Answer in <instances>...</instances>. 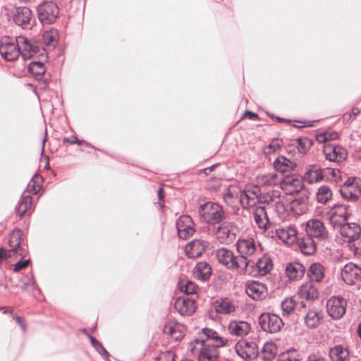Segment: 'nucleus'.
Returning a JSON list of instances; mask_svg holds the SVG:
<instances>
[{
	"mask_svg": "<svg viewBox=\"0 0 361 361\" xmlns=\"http://www.w3.org/2000/svg\"><path fill=\"white\" fill-rule=\"evenodd\" d=\"M202 334L205 338L195 339L190 343L192 354L198 361H218L219 348L228 345L229 341L212 329L203 328Z\"/></svg>",
	"mask_w": 361,
	"mask_h": 361,
	"instance_id": "1",
	"label": "nucleus"
},
{
	"mask_svg": "<svg viewBox=\"0 0 361 361\" xmlns=\"http://www.w3.org/2000/svg\"><path fill=\"white\" fill-rule=\"evenodd\" d=\"M37 53V47L23 36L15 39L4 37L0 42V54L7 61H14L20 54L24 59L31 58Z\"/></svg>",
	"mask_w": 361,
	"mask_h": 361,
	"instance_id": "2",
	"label": "nucleus"
},
{
	"mask_svg": "<svg viewBox=\"0 0 361 361\" xmlns=\"http://www.w3.org/2000/svg\"><path fill=\"white\" fill-rule=\"evenodd\" d=\"M235 247L244 274H246L249 272L248 267L250 264H254L250 257L261 252V245L253 238L243 237L236 241Z\"/></svg>",
	"mask_w": 361,
	"mask_h": 361,
	"instance_id": "3",
	"label": "nucleus"
},
{
	"mask_svg": "<svg viewBox=\"0 0 361 361\" xmlns=\"http://www.w3.org/2000/svg\"><path fill=\"white\" fill-rule=\"evenodd\" d=\"M308 210V200L306 197H296L290 201L286 200L285 204H279L277 207V214L283 220L296 218L306 214Z\"/></svg>",
	"mask_w": 361,
	"mask_h": 361,
	"instance_id": "4",
	"label": "nucleus"
},
{
	"mask_svg": "<svg viewBox=\"0 0 361 361\" xmlns=\"http://www.w3.org/2000/svg\"><path fill=\"white\" fill-rule=\"evenodd\" d=\"M198 213L201 219L209 224H219L225 218L223 207L212 202L201 204L199 207Z\"/></svg>",
	"mask_w": 361,
	"mask_h": 361,
	"instance_id": "5",
	"label": "nucleus"
},
{
	"mask_svg": "<svg viewBox=\"0 0 361 361\" xmlns=\"http://www.w3.org/2000/svg\"><path fill=\"white\" fill-rule=\"evenodd\" d=\"M215 255L219 264L231 271H238L240 274H244L243 267L238 256H235L233 252L225 247L216 250Z\"/></svg>",
	"mask_w": 361,
	"mask_h": 361,
	"instance_id": "6",
	"label": "nucleus"
},
{
	"mask_svg": "<svg viewBox=\"0 0 361 361\" xmlns=\"http://www.w3.org/2000/svg\"><path fill=\"white\" fill-rule=\"evenodd\" d=\"M214 232L220 243L229 245L236 239L239 228L233 222L224 221L215 228Z\"/></svg>",
	"mask_w": 361,
	"mask_h": 361,
	"instance_id": "7",
	"label": "nucleus"
},
{
	"mask_svg": "<svg viewBox=\"0 0 361 361\" xmlns=\"http://www.w3.org/2000/svg\"><path fill=\"white\" fill-rule=\"evenodd\" d=\"M39 21L44 25H49L56 21L59 16V9L53 1H44L37 7Z\"/></svg>",
	"mask_w": 361,
	"mask_h": 361,
	"instance_id": "8",
	"label": "nucleus"
},
{
	"mask_svg": "<svg viewBox=\"0 0 361 361\" xmlns=\"http://www.w3.org/2000/svg\"><path fill=\"white\" fill-rule=\"evenodd\" d=\"M339 192L344 200L351 202H356L361 195L359 180L355 177L348 178L341 185Z\"/></svg>",
	"mask_w": 361,
	"mask_h": 361,
	"instance_id": "9",
	"label": "nucleus"
},
{
	"mask_svg": "<svg viewBox=\"0 0 361 361\" xmlns=\"http://www.w3.org/2000/svg\"><path fill=\"white\" fill-rule=\"evenodd\" d=\"M302 226L308 237L317 240H324L328 238V231L324 223L319 219H310Z\"/></svg>",
	"mask_w": 361,
	"mask_h": 361,
	"instance_id": "10",
	"label": "nucleus"
},
{
	"mask_svg": "<svg viewBox=\"0 0 361 361\" xmlns=\"http://www.w3.org/2000/svg\"><path fill=\"white\" fill-rule=\"evenodd\" d=\"M261 191L257 185H247L241 189L240 203L244 208L256 206L260 201Z\"/></svg>",
	"mask_w": 361,
	"mask_h": 361,
	"instance_id": "11",
	"label": "nucleus"
},
{
	"mask_svg": "<svg viewBox=\"0 0 361 361\" xmlns=\"http://www.w3.org/2000/svg\"><path fill=\"white\" fill-rule=\"evenodd\" d=\"M347 300L341 296H331L326 302L329 315L334 319H340L346 312Z\"/></svg>",
	"mask_w": 361,
	"mask_h": 361,
	"instance_id": "12",
	"label": "nucleus"
},
{
	"mask_svg": "<svg viewBox=\"0 0 361 361\" xmlns=\"http://www.w3.org/2000/svg\"><path fill=\"white\" fill-rule=\"evenodd\" d=\"M259 323L264 331L270 334L279 332L283 326L282 319L277 314L271 313L262 314L259 318Z\"/></svg>",
	"mask_w": 361,
	"mask_h": 361,
	"instance_id": "13",
	"label": "nucleus"
},
{
	"mask_svg": "<svg viewBox=\"0 0 361 361\" xmlns=\"http://www.w3.org/2000/svg\"><path fill=\"white\" fill-rule=\"evenodd\" d=\"M271 237H276L284 243L291 245L297 240L298 231L293 225L279 226L271 231Z\"/></svg>",
	"mask_w": 361,
	"mask_h": 361,
	"instance_id": "14",
	"label": "nucleus"
},
{
	"mask_svg": "<svg viewBox=\"0 0 361 361\" xmlns=\"http://www.w3.org/2000/svg\"><path fill=\"white\" fill-rule=\"evenodd\" d=\"M234 348L236 354L246 361L255 359L259 353L257 345L255 342L240 341L235 343Z\"/></svg>",
	"mask_w": 361,
	"mask_h": 361,
	"instance_id": "15",
	"label": "nucleus"
},
{
	"mask_svg": "<svg viewBox=\"0 0 361 361\" xmlns=\"http://www.w3.org/2000/svg\"><path fill=\"white\" fill-rule=\"evenodd\" d=\"M13 22L23 28H30L32 25V13L31 10L25 6L16 8L13 11Z\"/></svg>",
	"mask_w": 361,
	"mask_h": 361,
	"instance_id": "16",
	"label": "nucleus"
},
{
	"mask_svg": "<svg viewBox=\"0 0 361 361\" xmlns=\"http://www.w3.org/2000/svg\"><path fill=\"white\" fill-rule=\"evenodd\" d=\"M341 275L346 284H355L361 281V267L353 262H349L342 268Z\"/></svg>",
	"mask_w": 361,
	"mask_h": 361,
	"instance_id": "17",
	"label": "nucleus"
},
{
	"mask_svg": "<svg viewBox=\"0 0 361 361\" xmlns=\"http://www.w3.org/2000/svg\"><path fill=\"white\" fill-rule=\"evenodd\" d=\"M353 207L350 204H337L329 211V217L334 221H338L337 218L340 219V224L345 222L348 218L353 214Z\"/></svg>",
	"mask_w": 361,
	"mask_h": 361,
	"instance_id": "18",
	"label": "nucleus"
},
{
	"mask_svg": "<svg viewBox=\"0 0 361 361\" xmlns=\"http://www.w3.org/2000/svg\"><path fill=\"white\" fill-rule=\"evenodd\" d=\"M176 228L178 236L186 239L193 235L195 232L194 223L188 215L180 216L176 221Z\"/></svg>",
	"mask_w": 361,
	"mask_h": 361,
	"instance_id": "19",
	"label": "nucleus"
},
{
	"mask_svg": "<svg viewBox=\"0 0 361 361\" xmlns=\"http://www.w3.org/2000/svg\"><path fill=\"white\" fill-rule=\"evenodd\" d=\"M246 293L249 297L255 300H262L268 295L267 286L264 283L256 281L247 283Z\"/></svg>",
	"mask_w": 361,
	"mask_h": 361,
	"instance_id": "20",
	"label": "nucleus"
},
{
	"mask_svg": "<svg viewBox=\"0 0 361 361\" xmlns=\"http://www.w3.org/2000/svg\"><path fill=\"white\" fill-rule=\"evenodd\" d=\"M361 228L355 223H344L341 224L340 233L344 242L351 243L360 238Z\"/></svg>",
	"mask_w": 361,
	"mask_h": 361,
	"instance_id": "21",
	"label": "nucleus"
},
{
	"mask_svg": "<svg viewBox=\"0 0 361 361\" xmlns=\"http://www.w3.org/2000/svg\"><path fill=\"white\" fill-rule=\"evenodd\" d=\"M281 188L286 194H294L299 192L303 188L302 179L296 176H288L281 178Z\"/></svg>",
	"mask_w": 361,
	"mask_h": 361,
	"instance_id": "22",
	"label": "nucleus"
},
{
	"mask_svg": "<svg viewBox=\"0 0 361 361\" xmlns=\"http://www.w3.org/2000/svg\"><path fill=\"white\" fill-rule=\"evenodd\" d=\"M326 159L330 161L341 162L347 157L346 150L341 147L327 144L323 149Z\"/></svg>",
	"mask_w": 361,
	"mask_h": 361,
	"instance_id": "23",
	"label": "nucleus"
},
{
	"mask_svg": "<svg viewBox=\"0 0 361 361\" xmlns=\"http://www.w3.org/2000/svg\"><path fill=\"white\" fill-rule=\"evenodd\" d=\"M174 307L180 315H190L196 310V303L195 298L183 296L176 299Z\"/></svg>",
	"mask_w": 361,
	"mask_h": 361,
	"instance_id": "24",
	"label": "nucleus"
},
{
	"mask_svg": "<svg viewBox=\"0 0 361 361\" xmlns=\"http://www.w3.org/2000/svg\"><path fill=\"white\" fill-rule=\"evenodd\" d=\"M228 332L232 336L244 337L251 329L250 324L243 320H232L228 325Z\"/></svg>",
	"mask_w": 361,
	"mask_h": 361,
	"instance_id": "25",
	"label": "nucleus"
},
{
	"mask_svg": "<svg viewBox=\"0 0 361 361\" xmlns=\"http://www.w3.org/2000/svg\"><path fill=\"white\" fill-rule=\"evenodd\" d=\"M163 331L171 337L175 341L181 340L185 331V326L173 321L168 322L163 327Z\"/></svg>",
	"mask_w": 361,
	"mask_h": 361,
	"instance_id": "26",
	"label": "nucleus"
},
{
	"mask_svg": "<svg viewBox=\"0 0 361 361\" xmlns=\"http://www.w3.org/2000/svg\"><path fill=\"white\" fill-rule=\"evenodd\" d=\"M298 295L300 298L305 299L309 302L318 298L319 291L312 281H308L300 286Z\"/></svg>",
	"mask_w": 361,
	"mask_h": 361,
	"instance_id": "27",
	"label": "nucleus"
},
{
	"mask_svg": "<svg viewBox=\"0 0 361 361\" xmlns=\"http://www.w3.org/2000/svg\"><path fill=\"white\" fill-rule=\"evenodd\" d=\"M241 188L237 185L228 186L224 192L225 202L233 207L240 203Z\"/></svg>",
	"mask_w": 361,
	"mask_h": 361,
	"instance_id": "28",
	"label": "nucleus"
},
{
	"mask_svg": "<svg viewBox=\"0 0 361 361\" xmlns=\"http://www.w3.org/2000/svg\"><path fill=\"white\" fill-rule=\"evenodd\" d=\"M205 247V242L200 240H194L185 246V252L189 258H196L202 254Z\"/></svg>",
	"mask_w": 361,
	"mask_h": 361,
	"instance_id": "29",
	"label": "nucleus"
},
{
	"mask_svg": "<svg viewBox=\"0 0 361 361\" xmlns=\"http://www.w3.org/2000/svg\"><path fill=\"white\" fill-rule=\"evenodd\" d=\"M256 180L259 186L270 187L281 184V177L276 172H270L257 176Z\"/></svg>",
	"mask_w": 361,
	"mask_h": 361,
	"instance_id": "30",
	"label": "nucleus"
},
{
	"mask_svg": "<svg viewBox=\"0 0 361 361\" xmlns=\"http://www.w3.org/2000/svg\"><path fill=\"white\" fill-rule=\"evenodd\" d=\"M303 178L310 184L324 180L323 169L317 165H311L305 173Z\"/></svg>",
	"mask_w": 361,
	"mask_h": 361,
	"instance_id": "31",
	"label": "nucleus"
},
{
	"mask_svg": "<svg viewBox=\"0 0 361 361\" xmlns=\"http://www.w3.org/2000/svg\"><path fill=\"white\" fill-rule=\"evenodd\" d=\"M323 319V314L316 308L310 309L305 314V322L307 327L314 329L317 327Z\"/></svg>",
	"mask_w": 361,
	"mask_h": 361,
	"instance_id": "32",
	"label": "nucleus"
},
{
	"mask_svg": "<svg viewBox=\"0 0 361 361\" xmlns=\"http://www.w3.org/2000/svg\"><path fill=\"white\" fill-rule=\"evenodd\" d=\"M297 164L295 161L283 157L279 156L274 161V169L281 173H288L292 171Z\"/></svg>",
	"mask_w": 361,
	"mask_h": 361,
	"instance_id": "33",
	"label": "nucleus"
},
{
	"mask_svg": "<svg viewBox=\"0 0 361 361\" xmlns=\"http://www.w3.org/2000/svg\"><path fill=\"white\" fill-rule=\"evenodd\" d=\"M307 275L310 281L321 282L325 276V268L319 262L312 263L307 270Z\"/></svg>",
	"mask_w": 361,
	"mask_h": 361,
	"instance_id": "34",
	"label": "nucleus"
},
{
	"mask_svg": "<svg viewBox=\"0 0 361 361\" xmlns=\"http://www.w3.org/2000/svg\"><path fill=\"white\" fill-rule=\"evenodd\" d=\"M329 357L331 361H349L350 353L348 349L341 345H336L329 350Z\"/></svg>",
	"mask_w": 361,
	"mask_h": 361,
	"instance_id": "35",
	"label": "nucleus"
},
{
	"mask_svg": "<svg viewBox=\"0 0 361 361\" xmlns=\"http://www.w3.org/2000/svg\"><path fill=\"white\" fill-rule=\"evenodd\" d=\"M305 272V267L299 262H291L286 268V276L292 280L301 279Z\"/></svg>",
	"mask_w": 361,
	"mask_h": 361,
	"instance_id": "36",
	"label": "nucleus"
},
{
	"mask_svg": "<svg viewBox=\"0 0 361 361\" xmlns=\"http://www.w3.org/2000/svg\"><path fill=\"white\" fill-rule=\"evenodd\" d=\"M211 274L212 267L206 262H198L193 269L194 276L200 280H207V279H209Z\"/></svg>",
	"mask_w": 361,
	"mask_h": 361,
	"instance_id": "37",
	"label": "nucleus"
},
{
	"mask_svg": "<svg viewBox=\"0 0 361 361\" xmlns=\"http://www.w3.org/2000/svg\"><path fill=\"white\" fill-rule=\"evenodd\" d=\"M253 219L256 224L260 228L266 229L269 220L264 207H257L252 213Z\"/></svg>",
	"mask_w": 361,
	"mask_h": 361,
	"instance_id": "38",
	"label": "nucleus"
},
{
	"mask_svg": "<svg viewBox=\"0 0 361 361\" xmlns=\"http://www.w3.org/2000/svg\"><path fill=\"white\" fill-rule=\"evenodd\" d=\"M255 264L260 275L264 276L268 274L273 268V263L269 256L263 255L259 257Z\"/></svg>",
	"mask_w": 361,
	"mask_h": 361,
	"instance_id": "39",
	"label": "nucleus"
},
{
	"mask_svg": "<svg viewBox=\"0 0 361 361\" xmlns=\"http://www.w3.org/2000/svg\"><path fill=\"white\" fill-rule=\"evenodd\" d=\"M216 312L219 314H229L235 312L236 306L228 298L216 301Z\"/></svg>",
	"mask_w": 361,
	"mask_h": 361,
	"instance_id": "40",
	"label": "nucleus"
},
{
	"mask_svg": "<svg viewBox=\"0 0 361 361\" xmlns=\"http://www.w3.org/2000/svg\"><path fill=\"white\" fill-rule=\"evenodd\" d=\"M32 208V202L30 195H23L18 205L16 207V212L20 216H23L27 212H30Z\"/></svg>",
	"mask_w": 361,
	"mask_h": 361,
	"instance_id": "41",
	"label": "nucleus"
},
{
	"mask_svg": "<svg viewBox=\"0 0 361 361\" xmlns=\"http://www.w3.org/2000/svg\"><path fill=\"white\" fill-rule=\"evenodd\" d=\"M281 192L279 190H274L268 192L263 197V200L268 204H274L276 207V212H277V207L279 204H285V201L281 199Z\"/></svg>",
	"mask_w": 361,
	"mask_h": 361,
	"instance_id": "42",
	"label": "nucleus"
},
{
	"mask_svg": "<svg viewBox=\"0 0 361 361\" xmlns=\"http://www.w3.org/2000/svg\"><path fill=\"white\" fill-rule=\"evenodd\" d=\"M314 240L307 236L300 242V248L305 255H311L314 253L317 247Z\"/></svg>",
	"mask_w": 361,
	"mask_h": 361,
	"instance_id": "43",
	"label": "nucleus"
},
{
	"mask_svg": "<svg viewBox=\"0 0 361 361\" xmlns=\"http://www.w3.org/2000/svg\"><path fill=\"white\" fill-rule=\"evenodd\" d=\"M42 182L43 178L38 174H35L32 180L29 182L25 192L37 194L42 188Z\"/></svg>",
	"mask_w": 361,
	"mask_h": 361,
	"instance_id": "44",
	"label": "nucleus"
},
{
	"mask_svg": "<svg viewBox=\"0 0 361 361\" xmlns=\"http://www.w3.org/2000/svg\"><path fill=\"white\" fill-rule=\"evenodd\" d=\"M301 355L295 348H290L281 353L278 357V361H300Z\"/></svg>",
	"mask_w": 361,
	"mask_h": 361,
	"instance_id": "45",
	"label": "nucleus"
},
{
	"mask_svg": "<svg viewBox=\"0 0 361 361\" xmlns=\"http://www.w3.org/2000/svg\"><path fill=\"white\" fill-rule=\"evenodd\" d=\"M28 70L37 80L41 79L46 72L44 65L39 61H32L29 64Z\"/></svg>",
	"mask_w": 361,
	"mask_h": 361,
	"instance_id": "46",
	"label": "nucleus"
},
{
	"mask_svg": "<svg viewBox=\"0 0 361 361\" xmlns=\"http://www.w3.org/2000/svg\"><path fill=\"white\" fill-rule=\"evenodd\" d=\"M59 33L55 29H51L44 32V43L50 47H54L58 42Z\"/></svg>",
	"mask_w": 361,
	"mask_h": 361,
	"instance_id": "47",
	"label": "nucleus"
},
{
	"mask_svg": "<svg viewBox=\"0 0 361 361\" xmlns=\"http://www.w3.org/2000/svg\"><path fill=\"white\" fill-rule=\"evenodd\" d=\"M331 197L332 192L329 186L322 185L318 189L317 200L319 202L325 204L331 199Z\"/></svg>",
	"mask_w": 361,
	"mask_h": 361,
	"instance_id": "48",
	"label": "nucleus"
},
{
	"mask_svg": "<svg viewBox=\"0 0 361 361\" xmlns=\"http://www.w3.org/2000/svg\"><path fill=\"white\" fill-rule=\"evenodd\" d=\"M262 352L265 355L264 359L270 360L274 358L277 353L276 345L273 342H267L264 343Z\"/></svg>",
	"mask_w": 361,
	"mask_h": 361,
	"instance_id": "49",
	"label": "nucleus"
},
{
	"mask_svg": "<svg viewBox=\"0 0 361 361\" xmlns=\"http://www.w3.org/2000/svg\"><path fill=\"white\" fill-rule=\"evenodd\" d=\"M295 305L296 302L293 298H288L283 300L281 303L283 315L290 314L294 311Z\"/></svg>",
	"mask_w": 361,
	"mask_h": 361,
	"instance_id": "50",
	"label": "nucleus"
},
{
	"mask_svg": "<svg viewBox=\"0 0 361 361\" xmlns=\"http://www.w3.org/2000/svg\"><path fill=\"white\" fill-rule=\"evenodd\" d=\"M180 290L186 295H194L197 293L198 286L194 282L188 281L180 283Z\"/></svg>",
	"mask_w": 361,
	"mask_h": 361,
	"instance_id": "51",
	"label": "nucleus"
},
{
	"mask_svg": "<svg viewBox=\"0 0 361 361\" xmlns=\"http://www.w3.org/2000/svg\"><path fill=\"white\" fill-rule=\"evenodd\" d=\"M324 179L330 181H336L341 177V171L338 169H332L330 167L323 169Z\"/></svg>",
	"mask_w": 361,
	"mask_h": 361,
	"instance_id": "52",
	"label": "nucleus"
},
{
	"mask_svg": "<svg viewBox=\"0 0 361 361\" xmlns=\"http://www.w3.org/2000/svg\"><path fill=\"white\" fill-rule=\"evenodd\" d=\"M283 145L281 140L276 139L273 140L267 147L264 149V152L266 154H269L279 150Z\"/></svg>",
	"mask_w": 361,
	"mask_h": 361,
	"instance_id": "53",
	"label": "nucleus"
},
{
	"mask_svg": "<svg viewBox=\"0 0 361 361\" xmlns=\"http://www.w3.org/2000/svg\"><path fill=\"white\" fill-rule=\"evenodd\" d=\"M21 231L16 230L12 232L9 236L8 243L11 249L18 247L21 245Z\"/></svg>",
	"mask_w": 361,
	"mask_h": 361,
	"instance_id": "54",
	"label": "nucleus"
},
{
	"mask_svg": "<svg viewBox=\"0 0 361 361\" xmlns=\"http://www.w3.org/2000/svg\"><path fill=\"white\" fill-rule=\"evenodd\" d=\"M338 137V134L336 131L324 132L317 135V140L320 142H324L329 140H334Z\"/></svg>",
	"mask_w": 361,
	"mask_h": 361,
	"instance_id": "55",
	"label": "nucleus"
},
{
	"mask_svg": "<svg viewBox=\"0 0 361 361\" xmlns=\"http://www.w3.org/2000/svg\"><path fill=\"white\" fill-rule=\"evenodd\" d=\"M90 339L92 346L97 350L99 354L106 357L109 355V353L95 338L90 336Z\"/></svg>",
	"mask_w": 361,
	"mask_h": 361,
	"instance_id": "56",
	"label": "nucleus"
},
{
	"mask_svg": "<svg viewBox=\"0 0 361 361\" xmlns=\"http://www.w3.org/2000/svg\"><path fill=\"white\" fill-rule=\"evenodd\" d=\"M297 144L298 152L301 154H305L310 145V141L307 138L298 139Z\"/></svg>",
	"mask_w": 361,
	"mask_h": 361,
	"instance_id": "57",
	"label": "nucleus"
},
{
	"mask_svg": "<svg viewBox=\"0 0 361 361\" xmlns=\"http://www.w3.org/2000/svg\"><path fill=\"white\" fill-rule=\"evenodd\" d=\"M22 282L23 283L22 289L24 290H28L30 289H34L35 288V281L32 276H30V277H25L24 279H22Z\"/></svg>",
	"mask_w": 361,
	"mask_h": 361,
	"instance_id": "58",
	"label": "nucleus"
},
{
	"mask_svg": "<svg viewBox=\"0 0 361 361\" xmlns=\"http://www.w3.org/2000/svg\"><path fill=\"white\" fill-rule=\"evenodd\" d=\"M349 247L355 255L359 257L361 256V240L360 238H358L357 240L353 241L351 243H349Z\"/></svg>",
	"mask_w": 361,
	"mask_h": 361,
	"instance_id": "59",
	"label": "nucleus"
},
{
	"mask_svg": "<svg viewBox=\"0 0 361 361\" xmlns=\"http://www.w3.org/2000/svg\"><path fill=\"white\" fill-rule=\"evenodd\" d=\"M30 263V259H20L14 264L13 271L18 272L20 270L25 268Z\"/></svg>",
	"mask_w": 361,
	"mask_h": 361,
	"instance_id": "60",
	"label": "nucleus"
},
{
	"mask_svg": "<svg viewBox=\"0 0 361 361\" xmlns=\"http://www.w3.org/2000/svg\"><path fill=\"white\" fill-rule=\"evenodd\" d=\"M63 142H68L69 144H80V141L75 137L73 136L71 137H65L63 139Z\"/></svg>",
	"mask_w": 361,
	"mask_h": 361,
	"instance_id": "61",
	"label": "nucleus"
},
{
	"mask_svg": "<svg viewBox=\"0 0 361 361\" xmlns=\"http://www.w3.org/2000/svg\"><path fill=\"white\" fill-rule=\"evenodd\" d=\"M307 361H324V359L319 355L312 354L308 357Z\"/></svg>",
	"mask_w": 361,
	"mask_h": 361,
	"instance_id": "62",
	"label": "nucleus"
},
{
	"mask_svg": "<svg viewBox=\"0 0 361 361\" xmlns=\"http://www.w3.org/2000/svg\"><path fill=\"white\" fill-rule=\"evenodd\" d=\"M245 116H249L250 119L255 120L257 118V115L252 111H246L244 114Z\"/></svg>",
	"mask_w": 361,
	"mask_h": 361,
	"instance_id": "63",
	"label": "nucleus"
},
{
	"mask_svg": "<svg viewBox=\"0 0 361 361\" xmlns=\"http://www.w3.org/2000/svg\"><path fill=\"white\" fill-rule=\"evenodd\" d=\"M16 321L21 326L23 331H25V324H23V321H22L21 317H16Z\"/></svg>",
	"mask_w": 361,
	"mask_h": 361,
	"instance_id": "64",
	"label": "nucleus"
}]
</instances>
